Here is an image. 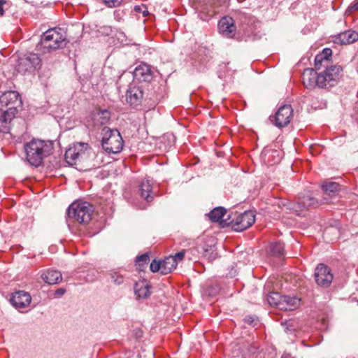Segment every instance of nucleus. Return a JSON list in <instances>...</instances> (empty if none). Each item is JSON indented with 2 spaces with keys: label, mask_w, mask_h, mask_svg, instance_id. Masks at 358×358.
<instances>
[{
  "label": "nucleus",
  "mask_w": 358,
  "mask_h": 358,
  "mask_svg": "<svg viewBox=\"0 0 358 358\" xmlns=\"http://www.w3.org/2000/svg\"><path fill=\"white\" fill-rule=\"evenodd\" d=\"M53 143L50 141L33 139L24 145L26 158L28 162L34 166H40L45 157L51 154Z\"/></svg>",
  "instance_id": "f257e3e1"
},
{
  "label": "nucleus",
  "mask_w": 358,
  "mask_h": 358,
  "mask_svg": "<svg viewBox=\"0 0 358 358\" xmlns=\"http://www.w3.org/2000/svg\"><path fill=\"white\" fill-rule=\"evenodd\" d=\"M66 35L61 29H50L43 34L36 48L43 53L62 48L66 45Z\"/></svg>",
  "instance_id": "f03ea898"
},
{
  "label": "nucleus",
  "mask_w": 358,
  "mask_h": 358,
  "mask_svg": "<svg viewBox=\"0 0 358 358\" xmlns=\"http://www.w3.org/2000/svg\"><path fill=\"white\" fill-rule=\"evenodd\" d=\"M101 145L108 153H118L123 148L124 143L120 133L117 129H111L103 127L101 129Z\"/></svg>",
  "instance_id": "7ed1b4c3"
},
{
  "label": "nucleus",
  "mask_w": 358,
  "mask_h": 358,
  "mask_svg": "<svg viewBox=\"0 0 358 358\" xmlns=\"http://www.w3.org/2000/svg\"><path fill=\"white\" fill-rule=\"evenodd\" d=\"M93 207L87 202H73L68 208V216L80 224H87L91 220Z\"/></svg>",
  "instance_id": "20e7f679"
},
{
  "label": "nucleus",
  "mask_w": 358,
  "mask_h": 358,
  "mask_svg": "<svg viewBox=\"0 0 358 358\" xmlns=\"http://www.w3.org/2000/svg\"><path fill=\"white\" fill-rule=\"evenodd\" d=\"M324 71L319 73L320 88L329 89L339 82L342 77L343 69L341 66H324Z\"/></svg>",
  "instance_id": "39448f33"
},
{
  "label": "nucleus",
  "mask_w": 358,
  "mask_h": 358,
  "mask_svg": "<svg viewBox=\"0 0 358 358\" xmlns=\"http://www.w3.org/2000/svg\"><path fill=\"white\" fill-rule=\"evenodd\" d=\"M318 204L319 202L315 198L310 195H303V196H299L296 203L285 199L281 200L278 205L287 210L295 212L299 215V212L315 207Z\"/></svg>",
  "instance_id": "423d86ee"
},
{
  "label": "nucleus",
  "mask_w": 358,
  "mask_h": 358,
  "mask_svg": "<svg viewBox=\"0 0 358 358\" xmlns=\"http://www.w3.org/2000/svg\"><path fill=\"white\" fill-rule=\"evenodd\" d=\"M267 301L271 306L282 310H292L300 304V299L294 296H280L277 292L271 293L268 296Z\"/></svg>",
  "instance_id": "0eeeda50"
},
{
  "label": "nucleus",
  "mask_w": 358,
  "mask_h": 358,
  "mask_svg": "<svg viewBox=\"0 0 358 358\" xmlns=\"http://www.w3.org/2000/svg\"><path fill=\"white\" fill-rule=\"evenodd\" d=\"M41 65V59L39 56L36 53L29 52L19 57L16 69L19 73H25L34 71L40 68Z\"/></svg>",
  "instance_id": "6e6552de"
},
{
  "label": "nucleus",
  "mask_w": 358,
  "mask_h": 358,
  "mask_svg": "<svg viewBox=\"0 0 358 358\" xmlns=\"http://www.w3.org/2000/svg\"><path fill=\"white\" fill-rule=\"evenodd\" d=\"M293 109L291 105L281 106L274 115L269 117L270 121L275 127L282 128L287 126L293 119Z\"/></svg>",
  "instance_id": "1a4fd4ad"
},
{
  "label": "nucleus",
  "mask_w": 358,
  "mask_h": 358,
  "mask_svg": "<svg viewBox=\"0 0 358 358\" xmlns=\"http://www.w3.org/2000/svg\"><path fill=\"white\" fill-rule=\"evenodd\" d=\"M22 105V101L20 98V94L15 91H8L3 94L0 96V108L3 110V107L7 109L5 112H12V114L16 115L17 113V108Z\"/></svg>",
  "instance_id": "9d476101"
},
{
  "label": "nucleus",
  "mask_w": 358,
  "mask_h": 358,
  "mask_svg": "<svg viewBox=\"0 0 358 358\" xmlns=\"http://www.w3.org/2000/svg\"><path fill=\"white\" fill-rule=\"evenodd\" d=\"M255 221V215L251 210L245 211L229 221V225L236 231H243L250 227Z\"/></svg>",
  "instance_id": "9b49d317"
},
{
  "label": "nucleus",
  "mask_w": 358,
  "mask_h": 358,
  "mask_svg": "<svg viewBox=\"0 0 358 358\" xmlns=\"http://www.w3.org/2000/svg\"><path fill=\"white\" fill-rule=\"evenodd\" d=\"M314 277L316 283L322 287H328L332 282L334 275L327 266L320 264L315 270Z\"/></svg>",
  "instance_id": "f8f14e48"
},
{
  "label": "nucleus",
  "mask_w": 358,
  "mask_h": 358,
  "mask_svg": "<svg viewBox=\"0 0 358 358\" xmlns=\"http://www.w3.org/2000/svg\"><path fill=\"white\" fill-rule=\"evenodd\" d=\"M143 99V92L141 87L131 85L126 93V100L129 105L135 108L141 105Z\"/></svg>",
  "instance_id": "ddd939ff"
},
{
  "label": "nucleus",
  "mask_w": 358,
  "mask_h": 358,
  "mask_svg": "<svg viewBox=\"0 0 358 358\" xmlns=\"http://www.w3.org/2000/svg\"><path fill=\"white\" fill-rule=\"evenodd\" d=\"M218 29L220 33L227 38H233L236 32L234 21L230 17H224L219 21Z\"/></svg>",
  "instance_id": "4468645a"
},
{
  "label": "nucleus",
  "mask_w": 358,
  "mask_h": 358,
  "mask_svg": "<svg viewBox=\"0 0 358 358\" xmlns=\"http://www.w3.org/2000/svg\"><path fill=\"white\" fill-rule=\"evenodd\" d=\"M31 301V295L24 291H18L13 294L10 302L17 309L27 307Z\"/></svg>",
  "instance_id": "2eb2a0df"
},
{
  "label": "nucleus",
  "mask_w": 358,
  "mask_h": 358,
  "mask_svg": "<svg viewBox=\"0 0 358 358\" xmlns=\"http://www.w3.org/2000/svg\"><path fill=\"white\" fill-rule=\"evenodd\" d=\"M134 78L138 82H150L153 78V73L148 65L142 64L135 68Z\"/></svg>",
  "instance_id": "dca6fc26"
},
{
  "label": "nucleus",
  "mask_w": 358,
  "mask_h": 358,
  "mask_svg": "<svg viewBox=\"0 0 358 358\" xmlns=\"http://www.w3.org/2000/svg\"><path fill=\"white\" fill-rule=\"evenodd\" d=\"M91 118L94 127H99L108 124L110 118L109 110L95 108L91 113Z\"/></svg>",
  "instance_id": "f3484780"
},
{
  "label": "nucleus",
  "mask_w": 358,
  "mask_h": 358,
  "mask_svg": "<svg viewBox=\"0 0 358 358\" xmlns=\"http://www.w3.org/2000/svg\"><path fill=\"white\" fill-rule=\"evenodd\" d=\"M303 83L306 88L320 87L319 73L313 69H307L303 73Z\"/></svg>",
  "instance_id": "a211bd4d"
},
{
  "label": "nucleus",
  "mask_w": 358,
  "mask_h": 358,
  "mask_svg": "<svg viewBox=\"0 0 358 358\" xmlns=\"http://www.w3.org/2000/svg\"><path fill=\"white\" fill-rule=\"evenodd\" d=\"M358 40V32L349 29L335 36L334 42L341 45H348Z\"/></svg>",
  "instance_id": "6ab92c4d"
},
{
  "label": "nucleus",
  "mask_w": 358,
  "mask_h": 358,
  "mask_svg": "<svg viewBox=\"0 0 358 358\" xmlns=\"http://www.w3.org/2000/svg\"><path fill=\"white\" fill-rule=\"evenodd\" d=\"M226 215V209L222 207H217L212 210L209 214V218L213 222H219L222 227L229 225L230 218L223 219Z\"/></svg>",
  "instance_id": "aec40b11"
},
{
  "label": "nucleus",
  "mask_w": 358,
  "mask_h": 358,
  "mask_svg": "<svg viewBox=\"0 0 358 358\" xmlns=\"http://www.w3.org/2000/svg\"><path fill=\"white\" fill-rule=\"evenodd\" d=\"M332 51L329 48H324L322 52L316 55L315 58V68L320 70L322 66L329 65Z\"/></svg>",
  "instance_id": "412c9836"
},
{
  "label": "nucleus",
  "mask_w": 358,
  "mask_h": 358,
  "mask_svg": "<svg viewBox=\"0 0 358 358\" xmlns=\"http://www.w3.org/2000/svg\"><path fill=\"white\" fill-rule=\"evenodd\" d=\"M135 294L138 299H145L150 294V285L146 281L137 282L134 286Z\"/></svg>",
  "instance_id": "4be33fe9"
},
{
  "label": "nucleus",
  "mask_w": 358,
  "mask_h": 358,
  "mask_svg": "<svg viewBox=\"0 0 358 358\" xmlns=\"http://www.w3.org/2000/svg\"><path fill=\"white\" fill-rule=\"evenodd\" d=\"M152 186L150 182L148 180L143 181L138 189V194L141 197L145 200L147 202H150L153 199L152 194Z\"/></svg>",
  "instance_id": "5701e85b"
},
{
  "label": "nucleus",
  "mask_w": 358,
  "mask_h": 358,
  "mask_svg": "<svg viewBox=\"0 0 358 358\" xmlns=\"http://www.w3.org/2000/svg\"><path fill=\"white\" fill-rule=\"evenodd\" d=\"M261 157L264 162L268 164H274L280 161L279 152L276 150L264 149L262 152Z\"/></svg>",
  "instance_id": "b1692460"
},
{
  "label": "nucleus",
  "mask_w": 358,
  "mask_h": 358,
  "mask_svg": "<svg viewBox=\"0 0 358 358\" xmlns=\"http://www.w3.org/2000/svg\"><path fill=\"white\" fill-rule=\"evenodd\" d=\"M15 115L12 114V112L2 111L0 114V132L8 133L10 130V124L11 120L14 118Z\"/></svg>",
  "instance_id": "393cba45"
},
{
  "label": "nucleus",
  "mask_w": 358,
  "mask_h": 358,
  "mask_svg": "<svg viewBox=\"0 0 358 358\" xmlns=\"http://www.w3.org/2000/svg\"><path fill=\"white\" fill-rule=\"evenodd\" d=\"M85 155L84 152H79L76 148L68 149L65 153V159L66 162L73 165L76 164L78 162H80V159Z\"/></svg>",
  "instance_id": "a878e982"
},
{
  "label": "nucleus",
  "mask_w": 358,
  "mask_h": 358,
  "mask_svg": "<svg viewBox=\"0 0 358 358\" xmlns=\"http://www.w3.org/2000/svg\"><path fill=\"white\" fill-rule=\"evenodd\" d=\"M41 278L46 283L55 285L62 280V274L57 270H48L42 273Z\"/></svg>",
  "instance_id": "bb28decb"
},
{
  "label": "nucleus",
  "mask_w": 358,
  "mask_h": 358,
  "mask_svg": "<svg viewBox=\"0 0 358 358\" xmlns=\"http://www.w3.org/2000/svg\"><path fill=\"white\" fill-rule=\"evenodd\" d=\"M162 274L166 275L170 273L177 266V262L176 259L173 257V255L166 257L162 261Z\"/></svg>",
  "instance_id": "cd10ccee"
},
{
  "label": "nucleus",
  "mask_w": 358,
  "mask_h": 358,
  "mask_svg": "<svg viewBox=\"0 0 358 358\" xmlns=\"http://www.w3.org/2000/svg\"><path fill=\"white\" fill-rule=\"evenodd\" d=\"M108 275L110 278L112 282L116 285H122L126 280L125 274L120 270L110 271Z\"/></svg>",
  "instance_id": "c85d7f7f"
},
{
  "label": "nucleus",
  "mask_w": 358,
  "mask_h": 358,
  "mask_svg": "<svg viewBox=\"0 0 358 358\" xmlns=\"http://www.w3.org/2000/svg\"><path fill=\"white\" fill-rule=\"evenodd\" d=\"M268 253L273 256H282L284 254V245L280 242H275L270 244Z\"/></svg>",
  "instance_id": "c756f323"
},
{
  "label": "nucleus",
  "mask_w": 358,
  "mask_h": 358,
  "mask_svg": "<svg viewBox=\"0 0 358 358\" xmlns=\"http://www.w3.org/2000/svg\"><path fill=\"white\" fill-rule=\"evenodd\" d=\"M322 189L326 194H330L331 193H335L340 189V185L337 182H329L322 185Z\"/></svg>",
  "instance_id": "7c9ffc66"
},
{
  "label": "nucleus",
  "mask_w": 358,
  "mask_h": 358,
  "mask_svg": "<svg viewBox=\"0 0 358 358\" xmlns=\"http://www.w3.org/2000/svg\"><path fill=\"white\" fill-rule=\"evenodd\" d=\"M229 0H218L217 2H215V1L213 3L210 5L211 10H208V13L211 12L212 13H216L220 12V9L218 7L222 6V5L227 3Z\"/></svg>",
  "instance_id": "2f4dec72"
},
{
  "label": "nucleus",
  "mask_w": 358,
  "mask_h": 358,
  "mask_svg": "<svg viewBox=\"0 0 358 358\" xmlns=\"http://www.w3.org/2000/svg\"><path fill=\"white\" fill-rule=\"evenodd\" d=\"M150 268L152 272L156 273L160 271L162 274V261H157L156 259L153 260L150 264Z\"/></svg>",
  "instance_id": "473e14b6"
},
{
  "label": "nucleus",
  "mask_w": 358,
  "mask_h": 358,
  "mask_svg": "<svg viewBox=\"0 0 358 358\" xmlns=\"http://www.w3.org/2000/svg\"><path fill=\"white\" fill-rule=\"evenodd\" d=\"M150 260L149 255L148 254H143L136 257V262L140 266H143L146 264Z\"/></svg>",
  "instance_id": "72a5a7b5"
},
{
  "label": "nucleus",
  "mask_w": 358,
  "mask_h": 358,
  "mask_svg": "<svg viewBox=\"0 0 358 358\" xmlns=\"http://www.w3.org/2000/svg\"><path fill=\"white\" fill-rule=\"evenodd\" d=\"M122 1V0H103L104 4L109 8L117 7L121 4Z\"/></svg>",
  "instance_id": "f704fd0d"
},
{
  "label": "nucleus",
  "mask_w": 358,
  "mask_h": 358,
  "mask_svg": "<svg viewBox=\"0 0 358 358\" xmlns=\"http://www.w3.org/2000/svg\"><path fill=\"white\" fill-rule=\"evenodd\" d=\"M9 6V2L8 0H0V16H3L4 15V8L8 7Z\"/></svg>",
  "instance_id": "c9c22d12"
},
{
  "label": "nucleus",
  "mask_w": 358,
  "mask_h": 358,
  "mask_svg": "<svg viewBox=\"0 0 358 358\" xmlns=\"http://www.w3.org/2000/svg\"><path fill=\"white\" fill-rule=\"evenodd\" d=\"M185 254V251L182 250L179 252H177L174 256H173V257L176 259V262H178V261H182L184 259Z\"/></svg>",
  "instance_id": "e433bc0d"
},
{
  "label": "nucleus",
  "mask_w": 358,
  "mask_h": 358,
  "mask_svg": "<svg viewBox=\"0 0 358 358\" xmlns=\"http://www.w3.org/2000/svg\"><path fill=\"white\" fill-rule=\"evenodd\" d=\"M115 19L117 21H120L123 17V12L120 10H115L114 11Z\"/></svg>",
  "instance_id": "4c0bfd02"
},
{
  "label": "nucleus",
  "mask_w": 358,
  "mask_h": 358,
  "mask_svg": "<svg viewBox=\"0 0 358 358\" xmlns=\"http://www.w3.org/2000/svg\"><path fill=\"white\" fill-rule=\"evenodd\" d=\"M66 293V289L64 288H58L55 290V296H62Z\"/></svg>",
  "instance_id": "58836bf2"
},
{
  "label": "nucleus",
  "mask_w": 358,
  "mask_h": 358,
  "mask_svg": "<svg viewBox=\"0 0 358 358\" xmlns=\"http://www.w3.org/2000/svg\"><path fill=\"white\" fill-rule=\"evenodd\" d=\"M358 10V1L348 8V10Z\"/></svg>",
  "instance_id": "ea45409f"
},
{
  "label": "nucleus",
  "mask_w": 358,
  "mask_h": 358,
  "mask_svg": "<svg viewBox=\"0 0 358 358\" xmlns=\"http://www.w3.org/2000/svg\"><path fill=\"white\" fill-rule=\"evenodd\" d=\"M244 320L245 322H247L248 324H252L254 320L252 317L248 316L244 319Z\"/></svg>",
  "instance_id": "a19ab883"
},
{
  "label": "nucleus",
  "mask_w": 358,
  "mask_h": 358,
  "mask_svg": "<svg viewBox=\"0 0 358 358\" xmlns=\"http://www.w3.org/2000/svg\"><path fill=\"white\" fill-rule=\"evenodd\" d=\"M134 10L138 13L141 12V6H136L134 8Z\"/></svg>",
  "instance_id": "79ce46f5"
},
{
  "label": "nucleus",
  "mask_w": 358,
  "mask_h": 358,
  "mask_svg": "<svg viewBox=\"0 0 358 358\" xmlns=\"http://www.w3.org/2000/svg\"><path fill=\"white\" fill-rule=\"evenodd\" d=\"M143 16H146V15H147V14H148V11H147V10H144V11L143 12Z\"/></svg>",
  "instance_id": "37998d69"
},
{
  "label": "nucleus",
  "mask_w": 358,
  "mask_h": 358,
  "mask_svg": "<svg viewBox=\"0 0 358 358\" xmlns=\"http://www.w3.org/2000/svg\"><path fill=\"white\" fill-rule=\"evenodd\" d=\"M282 358H287V357H285V356H282Z\"/></svg>",
  "instance_id": "c03bdc74"
},
{
  "label": "nucleus",
  "mask_w": 358,
  "mask_h": 358,
  "mask_svg": "<svg viewBox=\"0 0 358 358\" xmlns=\"http://www.w3.org/2000/svg\"><path fill=\"white\" fill-rule=\"evenodd\" d=\"M357 71H358V66H357Z\"/></svg>",
  "instance_id": "a18cd8bd"
}]
</instances>
